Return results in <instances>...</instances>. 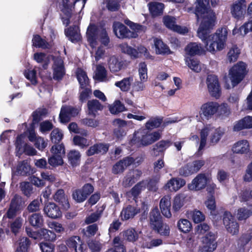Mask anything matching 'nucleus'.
<instances>
[{
  "mask_svg": "<svg viewBox=\"0 0 252 252\" xmlns=\"http://www.w3.org/2000/svg\"><path fill=\"white\" fill-rule=\"evenodd\" d=\"M216 23V21L211 27L204 28L201 30L200 24L197 31L198 36L203 42L206 50L213 54L224 49L227 37V31L224 28L219 29L214 34L209 35V31L213 29Z\"/></svg>",
  "mask_w": 252,
  "mask_h": 252,
  "instance_id": "f257e3e1",
  "label": "nucleus"
},
{
  "mask_svg": "<svg viewBox=\"0 0 252 252\" xmlns=\"http://www.w3.org/2000/svg\"><path fill=\"white\" fill-rule=\"evenodd\" d=\"M87 36L91 48L94 50L91 51L92 56L94 57L96 62L103 59L105 56V50L102 46L95 48L100 40L102 44L107 46L109 42V38L105 30H99L94 25H90L87 31Z\"/></svg>",
  "mask_w": 252,
  "mask_h": 252,
  "instance_id": "f03ea898",
  "label": "nucleus"
},
{
  "mask_svg": "<svg viewBox=\"0 0 252 252\" xmlns=\"http://www.w3.org/2000/svg\"><path fill=\"white\" fill-rule=\"evenodd\" d=\"M224 132V128L220 127L217 128L210 126L204 127L200 131L198 151L203 150L207 144L209 146L216 145L220 141Z\"/></svg>",
  "mask_w": 252,
  "mask_h": 252,
  "instance_id": "7ed1b4c3",
  "label": "nucleus"
},
{
  "mask_svg": "<svg viewBox=\"0 0 252 252\" xmlns=\"http://www.w3.org/2000/svg\"><path fill=\"white\" fill-rule=\"evenodd\" d=\"M209 0H197L195 15L198 21H200L201 29L211 27L216 20V15L213 10L207 6Z\"/></svg>",
  "mask_w": 252,
  "mask_h": 252,
  "instance_id": "20e7f679",
  "label": "nucleus"
},
{
  "mask_svg": "<svg viewBox=\"0 0 252 252\" xmlns=\"http://www.w3.org/2000/svg\"><path fill=\"white\" fill-rule=\"evenodd\" d=\"M160 137L161 133L159 131L152 132L147 128L140 129L135 132L130 143L131 145L145 146L152 144Z\"/></svg>",
  "mask_w": 252,
  "mask_h": 252,
  "instance_id": "39448f33",
  "label": "nucleus"
},
{
  "mask_svg": "<svg viewBox=\"0 0 252 252\" xmlns=\"http://www.w3.org/2000/svg\"><path fill=\"white\" fill-rule=\"evenodd\" d=\"M246 73V64L239 62L229 69L228 76L225 77V82L229 79L232 87H234L243 80Z\"/></svg>",
  "mask_w": 252,
  "mask_h": 252,
  "instance_id": "423d86ee",
  "label": "nucleus"
},
{
  "mask_svg": "<svg viewBox=\"0 0 252 252\" xmlns=\"http://www.w3.org/2000/svg\"><path fill=\"white\" fill-rule=\"evenodd\" d=\"M207 90L210 95L218 99L221 94V88L218 78L215 75H208L206 80Z\"/></svg>",
  "mask_w": 252,
  "mask_h": 252,
  "instance_id": "0eeeda50",
  "label": "nucleus"
},
{
  "mask_svg": "<svg viewBox=\"0 0 252 252\" xmlns=\"http://www.w3.org/2000/svg\"><path fill=\"white\" fill-rule=\"evenodd\" d=\"M25 206V202L22 197L17 194L14 195L11 200L10 206L6 214L9 219L14 218L17 213L20 212Z\"/></svg>",
  "mask_w": 252,
  "mask_h": 252,
  "instance_id": "6e6552de",
  "label": "nucleus"
},
{
  "mask_svg": "<svg viewBox=\"0 0 252 252\" xmlns=\"http://www.w3.org/2000/svg\"><path fill=\"white\" fill-rule=\"evenodd\" d=\"M119 47L121 49V51L125 53H126L131 57L138 58L141 56L142 54H143L145 57L147 59H150L153 60V58L152 56L150 55L149 52L147 51V49L144 46H140L138 48V51L135 49L132 48L130 46H128L126 43H123L119 45Z\"/></svg>",
  "mask_w": 252,
  "mask_h": 252,
  "instance_id": "1a4fd4ad",
  "label": "nucleus"
},
{
  "mask_svg": "<svg viewBox=\"0 0 252 252\" xmlns=\"http://www.w3.org/2000/svg\"><path fill=\"white\" fill-rule=\"evenodd\" d=\"M113 31L116 36L119 38H135L138 36L135 31L129 30L124 25L119 22L113 24Z\"/></svg>",
  "mask_w": 252,
  "mask_h": 252,
  "instance_id": "9d476101",
  "label": "nucleus"
},
{
  "mask_svg": "<svg viewBox=\"0 0 252 252\" xmlns=\"http://www.w3.org/2000/svg\"><path fill=\"white\" fill-rule=\"evenodd\" d=\"M219 108V103L214 101H208L203 103L200 107L199 114L206 119H211L217 113Z\"/></svg>",
  "mask_w": 252,
  "mask_h": 252,
  "instance_id": "9b49d317",
  "label": "nucleus"
},
{
  "mask_svg": "<svg viewBox=\"0 0 252 252\" xmlns=\"http://www.w3.org/2000/svg\"><path fill=\"white\" fill-rule=\"evenodd\" d=\"M223 224L227 231L232 235L237 234L239 232L238 223L234 220L230 212H225L223 219Z\"/></svg>",
  "mask_w": 252,
  "mask_h": 252,
  "instance_id": "f8f14e48",
  "label": "nucleus"
},
{
  "mask_svg": "<svg viewBox=\"0 0 252 252\" xmlns=\"http://www.w3.org/2000/svg\"><path fill=\"white\" fill-rule=\"evenodd\" d=\"M216 236L212 232L206 235L203 239V246L199 252H213L216 248Z\"/></svg>",
  "mask_w": 252,
  "mask_h": 252,
  "instance_id": "ddd939ff",
  "label": "nucleus"
},
{
  "mask_svg": "<svg viewBox=\"0 0 252 252\" xmlns=\"http://www.w3.org/2000/svg\"><path fill=\"white\" fill-rule=\"evenodd\" d=\"M24 137L25 136L21 134L18 136L17 138L16 147L17 153L19 155L25 152L27 155L30 156L35 155L36 153V151L33 147L24 143L23 139Z\"/></svg>",
  "mask_w": 252,
  "mask_h": 252,
  "instance_id": "4468645a",
  "label": "nucleus"
},
{
  "mask_svg": "<svg viewBox=\"0 0 252 252\" xmlns=\"http://www.w3.org/2000/svg\"><path fill=\"white\" fill-rule=\"evenodd\" d=\"M164 25L168 29L181 34H185L188 32V29L185 27H181L176 24V19L174 17L169 15L163 18Z\"/></svg>",
  "mask_w": 252,
  "mask_h": 252,
  "instance_id": "2eb2a0df",
  "label": "nucleus"
},
{
  "mask_svg": "<svg viewBox=\"0 0 252 252\" xmlns=\"http://www.w3.org/2000/svg\"><path fill=\"white\" fill-rule=\"evenodd\" d=\"M208 183V178L205 174L197 175L188 185V188L191 190H199L204 189Z\"/></svg>",
  "mask_w": 252,
  "mask_h": 252,
  "instance_id": "dca6fc26",
  "label": "nucleus"
},
{
  "mask_svg": "<svg viewBox=\"0 0 252 252\" xmlns=\"http://www.w3.org/2000/svg\"><path fill=\"white\" fill-rule=\"evenodd\" d=\"M79 112L77 109L70 106H63L62 107L60 114V119L61 123L68 122L71 118L76 116Z\"/></svg>",
  "mask_w": 252,
  "mask_h": 252,
  "instance_id": "f3484780",
  "label": "nucleus"
},
{
  "mask_svg": "<svg viewBox=\"0 0 252 252\" xmlns=\"http://www.w3.org/2000/svg\"><path fill=\"white\" fill-rule=\"evenodd\" d=\"M43 212L47 217L53 219L60 218L62 216L60 208L54 203H46L44 206Z\"/></svg>",
  "mask_w": 252,
  "mask_h": 252,
  "instance_id": "a211bd4d",
  "label": "nucleus"
},
{
  "mask_svg": "<svg viewBox=\"0 0 252 252\" xmlns=\"http://www.w3.org/2000/svg\"><path fill=\"white\" fill-rule=\"evenodd\" d=\"M52 69L53 78L57 80L62 79L65 74V70L63 61L61 58H57L54 59Z\"/></svg>",
  "mask_w": 252,
  "mask_h": 252,
  "instance_id": "6ab92c4d",
  "label": "nucleus"
},
{
  "mask_svg": "<svg viewBox=\"0 0 252 252\" xmlns=\"http://www.w3.org/2000/svg\"><path fill=\"white\" fill-rule=\"evenodd\" d=\"M69 248L74 249L75 252H86V246L84 244L79 236H73L69 238L66 243Z\"/></svg>",
  "mask_w": 252,
  "mask_h": 252,
  "instance_id": "aec40b11",
  "label": "nucleus"
},
{
  "mask_svg": "<svg viewBox=\"0 0 252 252\" xmlns=\"http://www.w3.org/2000/svg\"><path fill=\"white\" fill-rule=\"evenodd\" d=\"M142 175V172L138 169L129 171L124 177L122 184L125 187H129L133 184Z\"/></svg>",
  "mask_w": 252,
  "mask_h": 252,
  "instance_id": "412c9836",
  "label": "nucleus"
},
{
  "mask_svg": "<svg viewBox=\"0 0 252 252\" xmlns=\"http://www.w3.org/2000/svg\"><path fill=\"white\" fill-rule=\"evenodd\" d=\"M188 200V195L184 193L176 195L172 200V209L173 211L178 212L181 210Z\"/></svg>",
  "mask_w": 252,
  "mask_h": 252,
  "instance_id": "4be33fe9",
  "label": "nucleus"
},
{
  "mask_svg": "<svg viewBox=\"0 0 252 252\" xmlns=\"http://www.w3.org/2000/svg\"><path fill=\"white\" fill-rule=\"evenodd\" d=\"M134 162L132 157H127L117 162L113 167L112 172L114 174L123 172L125 169Z\"/></svg>",
  "mask_w": 252,
  "mask_h": 252,
  "instance_id": "5701e85b",
  "label": "nucleus"
},
{
  "mask_svg": "<svg viewBox=\"0 0 252 252\" xmlns=\"http://www.w3.org/2000/svg\"><path fill=\"white\" fill-rule=\"evenodd\" d=\"M186 184L184 180L179 178H173L165 185L164 188L170 191H177Z\"/></svg>",
  "mask_w": 252,
  "mask_h": 252,
  "instance_id": "b1692460",
  "label": "nucleus"
},
{
  "mask_svg": "<svg viewBox=\"0 0 252 252\" xmlns=\"http://www.w3.org/2000/svg\"><path fill=\"white\" fill-rule=\"evenodd\" d=\"M53 198L62 206L63 209L67 210L70 208L68 197L63 189H58L53 195Z\"/></svg>",
  "mask_w": 252,
  "mask_h": 252,
  "instance_id": "393cba45",
  "label": "nucleus"
},
{
  "mask_svg": "<svg viewBox=\"0 0 252 252\" xmlns=\"http://www.w3.org/2000/svg\"><path fill=\"white\" fill-rule=\"evenodd\" d=\"M171 197L169 195L163 196L160 201L159 207L162 215L167 218H170L172 214L170 211Z\"/></svg>",
  "mask_w": 252,
  "mask_h": 252,
  "instance_id": "a878e982",
  "label": "nucleus"
},
{
  "mask_svg": "<svg viewBox=\"0 0 252 252\" xmlns=\"http://www.w3.org/2000/svg\"><path fill=\"white\" fill-rule=\"evenodd\" d=\"M252 128V116H246L236 122L233 126V130L240 131L243 129Z\"/></svg>",
  "mask_w": 252,
  "mask_h": 252,
  "instance_id": "bb28decb",
  "label": "nucleus"
},
{
  "mask_svg": "<svg viewBox=\"0 0 252 252\" xmlns=\"http://www.w3.org/2000/svg\"><path fill=\"white\" fill-rule=\"evenodd\" d=\"M246 7L245 0H238L231 6V13L235 18H238L242 15Z\"/></svg>",
  "mask_w": 252,
  "mask_h": 252,
  "instance_id": "cd10ccee",
  "label": "nucleus"
},
{
  "mask_svg": "<svg viewBox=\"0 0 252 252\" xmlns=\"http://www.w3.org/2000/svg\"><path fill=\"white\" fill-rule=\"evenodd\" d=\"M232 150L236 154H247L250 151V145L247 140H241L233 145Z\"/></svg>",
  "mask_w": 252,
  "mask_h": 252,
  "instance_id": "c85d7f7f",
  "label": "nucleus"
},
{
  "mask_svg": "<svg viewBox=\"0 0 252 252\" xmlns=\"http://www.w3.org/2000/svg\"><path fill=\"white\" fill-rule=\"evenodd\" d=\"M108 66L113 73L120 71L123 67L124 63L114 56H111L108 60Z\"/></svg>",
  "mask_w": 252,
  "mask_h": 252,
  "instance_id": "c756f323",
  "label": "nucleus"
},
{
  "mask_svg": "<svg viewBox=\"0 0 252 252\" xmlns=\"http://www.w3.org/2000/svg\"><path fill=\"white\" fill-rule=\"evenodd\" d=\"M140 212V209L135 207L129 205L123 208L121 213V219L123 220H126L133 218L136 214Z\"/></svg>",
  "mask_w": 252,
  "mask_h": 252,
  "instance_id": "7c9ffc66",
  "label": "nucleus"
},
{
  "mask_svg": "<svg viewBox=\"0 0 252 252\" xmlns=\"http://www.w3.org/2000/svg\"><path fill=\"white\" fill-rule=\"evenodd\" d=\"M149 219L150 226L153 229L160 225L162 222L161 217L157 208H154L151 211Z\"/></svg>",
  "mask_w": 252,
  "mask_h": 252,
  "instance_id": "2f4dec72",
  "label": "nucleus"
},
{
  "mask_svg": "<svg viewBox=\"0 0 252 252\" xmlns=\"http://www.w3.org/2000/svg\"><path fill=\"white\" fill-rule=\"evenodd\" d=\"M65 33L72 42H78L81 38L79 28L76 26L65 30Z\"/></svg>",
  "mask_w": 252,
  "mask_h": 252,
  "instance_id": "473e14b6",
  "label": "nucleus"
},
{
  "mask_svg": "<svg viewBox=\"0 0 252 252\" xmlns=\"http://www.w3.org/2000/svg\"><path fill=\"white\" fill-rule=\"evenodd\" d=\"M88 114L95 117L98 111L103 109V106L96 99L89 100L87 103Z\"/></svg>",
  "mask_w": 252,
  "mask_h": 252,
  "instance_id": "72a5a7b5",
  "label": "nucleus"
},
{
  "mask_svg": "<svg viewBox=\"0 0 252 252\" xmlns=\"http://www.w3.org/2000/svg\"><path fill=\"white\" fill-rule=\"evenodd\" d=\"M94 79L98 82H106L107 81V70L104 66L101 64H98L96 66Z\"/></svg>",
  "mask_w": 252,
  "mask_h": 252,
  "instance_id": "f704fd0d",
  "label": "nucleus"
},
{
  "mask_svg": "<svg viewBox=\"0 0 252 252\" xmlns=\"http://www.w3.org/2000/svg\"><path fill=\"white\" fill-rule=\"evenodd\" d=\"M171 145L170 141L161 140L157 143L153 147V154L155 156H158L163 153L164 151Z\"/></svg>",
  "mask_w": 252,
  "mask_h": 252,
  "instance_id": "c9c22d12",
  "label": "nucleus"
},
{
  "mask_svg": "<svg viewBox=\"0 0 252 252\" xmlns=\"http://www.w3.org/2000/svg\"><path fill=\"white\" fill-rule=\"evenodd\" d=\"M28 220L30 224L35 228H39L43 226L44 219L40 213H34L29 217Z\"/></svg>",
  "mask_w": 252,
  "mask_h": 252,
  "instance_id": "e433bc0d",
  "label": "nucleus"
},
{
  "mask_svg": "<svg viewBox=\"0 0 252 252\" xmlns=\"http://www.w3.org/2000/svg\"><path fill=\"white\" fill-rule=\"evenodd\" d=\"M186 51L187 54L191 56L200 55L204 52L201 44L195 42L189 44L186 48Z\"/></svg>",
  "mask_w": 252,
  "mask_h": 252,
  "instance_id": "4c0bfd02",
  "label": "nucleus"
},
{
  "mask_svg": "<svg viewBox=\"0 0 252 252\" xmlns=\"http://www.w3.org/2000/svg\"><path fill=\"white\" fill-rule=\"evenodd\" d=\"M67 158L69 163L73 167H76L80 164L81 154L76 150H71L67 154Z\"/></svg>",
  "mask_w": 252,
  "mask_h": 252,
  "instance_id": "58836bf2",
  "label": "nucleus"
},
{
  "mask_svg": "<svg viewBox=\"0 0 252 252\" xmlns=\"http://www.w3.org/2000/svg\"><path fill=\"white\" fill-rule=\"evenodd\" d=\"M154 45L156 48V52L158 54H169L171 52L160 39L155 38L154 39Z\"/></svg>",
  "mask_w": 252,
  "mask_h": 252,
  "instance_id": "ea45409f",
  "label": "nucleus"
},
{
  "mask_svg": "<svg viewBox=\"0 0 252 252\" xmlns=\"http://www.w3.org/2000/svg\"><path fill=\"white\" fill-rule=\"evenodd\" d=\"M149 9L154 16L159 15L163 13L164 8V4L162 3L157 2H152L148 4Z\"/></svg>",
  "mask_w": 252,
  "mask_h": 252,
  "instance_id": "a19ab883",
  "label": "nucleus"
},
{
  "mask_svg": "<svg viewBox=\"0 0 252 252\" xmlns=\"http://www.w3.org/2000/svg\"><path fill=\"white\" fill-rule=\"evenodd\" d=\"M76 76L81 88H85L89 85V79L85 71L78 68L76 71Z\"/></svg>",
  "mask_w": 252,
  "mask_h": 252,
  "instance_id": "79ce46f5",
  "label": "nucleus"
},
{
  "mask_svg": "<svg viewBox=\"0 0 252 252\" xmlns=\"http://www.w3.org/2000/svg\"><path fill=\"white\" fill-rule=\"evenodd\" d=\"M133 81V77H126L120 81L115 82V85L119 88L122 91L127 92L130 90Z\"/></svg>",
  "mask_w": 252,
  "mask_h": 252,
  "instance_id": "37998d69",
  "label": "nucleus"
},
{
  "mask_svg": "<svg viewBox=\"0 0 252 252\" xmlns=\"http://www.w3.org/2000/svg\"><path fill=\"white\" fill-rule=\"evenodd\" d=\"M124 239L129 241H136L139 237L138 233L133 228H130L123 232Z\"/></svg>",
  "mask_w": 252,
  "mask_h": 252,
  "instance_id": "c03bdc74",
  "label": "nucleus"
},
{
  "mask_svg": "<svg viewBox=\"0 0 252 252\" xmlns=\"http://www.w3.org/2000/svg\"><path fill=\"white\" fill-rule=\"evenodd\" d=\"M179 230L183 233L189 232L192 228L191 223L187 219H181L177 222Z\"/></svg>",
  "mask_w": 252,
  "mask_h": 252,
  "instance_id": "a18cd8bd",
  "label": "nucleus"
},
{
  "mask_svg": "<svg viewBox=\"0 0 252 252\" xmlns=\"http://www.w3.org/2000/svg\"><path fill=\"white\" fill-rule=\"evenodd\" d=\"M30 166L28 161L24 160L18 163L16 172L18 174L25 175L30 172Z\"/></svg>",
  "mask_w": 252,
  "mask_h": 252,
  "instance_id": "49530a36",
  "label": "nucleus"
},
{
  "mask_svg": "<svg viewBox=\"0 0 252 252\" xmlns=\"http://www.w3.org/2000/svg\"><path fill=\"white\" fill-rule=\"evenodd\" d=\"M38 233L47 241H54L56 239L55 233L46 228H41L38 230Z\"/></svg>",
  "mask_w": 252,
  "mask_h": 252,
  "instance_id": "de8ad7c7",
  "label": "nucleus"
},
{
  "mask_svg": "<svg viewBox=\"0 0 252 252\" xmlns=\"http://www.w3.org/2000/svg\"><path fill=\"white\" fill-rule=\"evenodd\" d=\"M32 41V45L37 48L45 49L50 47L49 44L38 35H34Z\"/></svg>",
  "mask_w": 252,
  "mask_h": 252,
  "instance_id": "09e8293b",
  "label": "nucleus"
},
{
  "mask_svg": "<svg viewBox=\"0 0 252 252\" xmlns=\"http://www.w3.org/2000/svg\"><path fill=\"white\" fill-rule=\"evenodd\" d=\"M231 110L226 103L219 104V108L217 112L218 115L223 119L228 117L231 114Z\"/></svg>",
  "mask_w": 252,
  "mask_h": 252,
  "instance_id": "8fccbe9b",
  "label": "nucleus"
},
{
  "mask_svg": "<svg viewBox=\"0 0 252 252\" xmlns=\"http://www.w3.org/2000/svg\"><path fill=\"white\" fill-rule=\"evenodd\" d=\"M197 172L192 162L189 163L180 169V174L185 176H188Z\"/></svg>",
  "mask_w": 252,
  "mask_h": 252,
  "instance_id": "3c124183",
  "label": "nucleus"
},
{
  "mask_svg": "<svg viewBox=\"0 0 252 252\" xmlns=\"http://www.w3.org/2000/svg\"><path fill=\"white\" fill-rule=\"evenodd\" d=\"M60 6L62 10L67 14V16L70 14L72 8H74L76 6L72 5L71 3H69L68 0H58Z\"/></svg>",
  "mask_w": 252,
  "mask_h": 252,
  "instance_id": "603ef678",
  "label": "nucleus"
},
{
  "mask_svg": "<svg viewBox=\"0 0 252 252\" xmlns=\"http://www.w3.org/2000/svg\"><path fill=\"white\" fill-rule=\"evenodd\" d=\"M110 112L113 114H116L118 113L125 110V107L123 104L119 100L115 101L109 106Z\"/></svg>",
  "mask_w": 252,
  "mask_h": 252,
  "instance_id": "864d4df0",
  "label": "nucleus"
},
{
  "mask_svg": "<svg viewBox=\"0 0 252 252\" xmlns=\"http://www.w3.org/2000/svg\"><path fill=\"white\" fill-rule=\"evenodd\" d=\"M240 53V50L236 46L232 47L227 53V60L230 63L235 62Z\"/></svg>",
  "mask_w": 252,
  "mask_h": 252,
  "instance_id": "5fc2aeb1",
  "label": "nucleus"
},
{
  "mask_svg": "<svg viewBox=\"0 0 252 252\" xmlns=\"http://www.w3.org/2000/svg\"><path fill=\"white\" fill-rule=\"evenodd\" d=\"M34 59L38 63H44L43 67L44 69L46 68L50 60L48 56L42 53H35L34 54Z\"/></svg>",
  "mask_w": 252,
  "mask_h": 252,
  "instance_id": "6e6d98bb",
  "label": "nucleus"
},
{
  "mask_svg": "<svg viewBox=\"0 0 252 252\" xmlns=\"http://www.w3.org/2000/svg\"><path fill=\"white\" fill-rule=\"evenodd\" d=\"M51 155L63 157L65 155V149L63 144L55 145L50 150Z\"/></svg>",
  "mask_w": 252,
  "mask_h": 252,
  "instance_id": "4d7b16f0",
  "label": "nucleus"
},
{
  "mask_svg": "<svg viewBox=\"0 0 252 252\" xmlns=\"http://www.w3.org/2000/svg\"><path fill=\"white\" fill-rule=\"evenodd\" d=\"M102 212V210H98L92 213L86 218L85 222L86 224H90L97 221L101 217Z\"/></svg>",
  "mask_w": 252,
  "mask_h": 252,
  "instance_id": "13d9d810",
  "label": "nucleus"
},
{
  "mask_svg": "<svg viewBox=\"0 0 252 252\" xmlns=\"http://www.w3.org/2000/svg\"><path fill=\"white\" fill-rule=\"evenodd\" d=\"M186 63L187 65L193 71L199 72L201 69V65L198 61L195 59H187Z\"/></svg>",
  "mask_w": 252,
  "mask_h": 252,
  "instance_id": "bf43d9fd",
  "label": "nucleus"
},
{
  "mask_svg": "<svg viewBox=\"0 0 252 252\" xmlns=\"http://www.w3.org/2000/svg\"><path fill=\"white\" fill-rule=\"evenodd\" d=\"M146 185L147 183L146 182H140L132 188L129 193H131L132 196L135 197L139 194L142 190L145 189Z\"/></svg>",
  "mask_w": 252,
  "mask_h": 252,
  "instance_id": "052dcab7",
  "label": "nucleus"
},
{
  "mask_svg": "<svg viewBox=\"0 0 252 252\" xmlns=\"http://www.w3.org/2000/svg\"><path fill=\"white\" fill-rule=\"evenodd\" d=\"M50 136L51 141L56 144L62 140L63 136V134L60 129L55 128L51 132Z\"/></svg>",
  "mask_w": 252,
  "mask_h": 252,
  "instance_id": "680f3d73",
  "label": "nucleus"
},
{
  "mask_svg": "<svg viewBox=\"0 0 252 252\" xmlns=\"http://www.w3.org/2000/svg\"><path fill=\"white\" fill-rule=\"evenodd\" d=\"M48 163L53 167L62 165L63 164V157L51 155L48 158Z\"/></svg>",
  "mask_w": 252,
  "mask_h": 252,
  "instance_id": "e2e57ef3",
  "label": "nucleus"
},
{
  "mask_svg": "<svg viewBox=\"0 0 252 252\" xmlns=\"http://www.w3.org/2000/svg\"><path fill=\"white\" fill-rule=\"evenodd\" d=\"M47 225L49 228L54 230L56 232L58 233H63L65 230L63 225L57 221H49L47 223Z\"/></svg>",
  "mask_w": 252,
  "mask_h": 252,
  "instance_id": "0e129e2a",
  "label": "nucleus"
},
{
  "mask_svg": "<svg viewBox=\"0 0 252 252\" xmlns=\"http://www.w3.org/2000/svg\"><path fill=\"white\" fill-rule=\"evenodd\" d=\"M97 230V225L96 224H93L88 226L85 229H84L83 232L84 236L90 237L94 236Z\"/></svg>",
  "mask_w": 252,
  "mask_h": 252,
  "instance_id": "69168bd1",
  "label": "nucleus"
},
{
  "mask_svg": "<svg viewBox=\"0 0 252 252\" xmlns=\"http://www.w3.org/2000/svg\"><path fill=\"white\" fill-rule=\"evenodd\" d=\"M162 122V120L158 118H151L145 124L146 128L148 129H153L158 127Z\"/></svg>",
  "mask_w": 252,
  "mask_h": 252,
  "instance_id": "338daca9",
  "label": "nucleus"
},
{
  "mask_svg": "<svg viewBox=\"0 0 252 252\" xmlns=\"http://www.w3.org/2000/svg\"><path fill=\"white\" fill-rule=\"evenodd\" d=\"M72 196L78 203L83 202L87 199L81 189H75L72 192Z\"/></svg>",
  "mask_w": 252,
  "mask_h": 252,
  "instance_id": "774afa93",
  "label": "nucleus"
}]
</instances>
